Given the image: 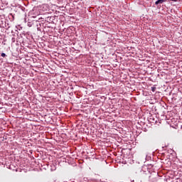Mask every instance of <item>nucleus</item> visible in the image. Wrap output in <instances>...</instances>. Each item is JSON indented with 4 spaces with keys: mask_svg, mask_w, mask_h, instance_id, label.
Segmentation results:
<instances>
[{
    "mask_svg": "<svg viewBox=\"0 0 182 182\" xmlns=\"http://www.w3.org/2000/svg\"><path fill=\"white\" fill-rule=\"evenodd\" d=\"M170 1H172V2H177V1L178 0H170Z\"/></svg>",
    "mask_w": 182,
    "mask_h": 182,
    "instance_id": "6",
    "label": "nucleus"
},
{
    "mask_svg": "<svg viewBox=\"0 0 182 182\" xmlns=\"http://www.w3.org/2000/svg\"><path fill=\"white\" fill-rule=\"evenodd\" d=\"M165 0H158L155 2L156 5H159V4H163V2H164Z\"/></svg>",
    "mask_w": 182,
    "mask_h": 182,
    "instance_id": "1",
    "label": "nucleus"
},
{
    "mask_svg": "<svg viewBox=\"0 0 182 182\" xmlns=\"http://www.w3.org/2000/svg\"><path fill=\"white\" fill-rule=\"evenodd\" d=\"M0 28H6V23L0 24Z\"/></svg>",
    "mask_w": 182,
    "mask_h": 182,
    "instance_id": "2",
    "label": "nucleus"
},
{
    "mask_svg": "<svg viewBox=\"0 0 182 182\" xmlns=\"http://www.w3.org/2000/svg\"><path fill=\"white\" fill-rule=\"evenodd\" d=\"M9 16L13 18V19L15 18V17H14V15H12V14H10Z\"/></svg>",
    "mask_w": 182,
    "mask_h": 182,
    "instance_id": "5",
    "label": "nucleus"
},
{
    "mask_svg": "<svg viewBox=\"0 0 182 182\" xmlns=\"http://www.w3.org/2000/svg\"><path fill=\"white\" fill-rule=\"evenodd\" d=\"M38 22H42V21H38Z\"/></svg>",
    "mask_w": 182,
    "mask_h": 182,
    "instance_id": "7",
    "label": "nucleus"
},
{
    "mask_svg": "<svg viewBox=\"0 0 182 182\" xmlns=\"http://www.w3.org/2000/svg\"><path fill=\"white\" fill-rule=\"evenodd\" d=\"M151 91L156 92V87H151Z\"/></svg>",
    "mask_w": 182,
    "mask_h": 182,
    "instance_id": "3",
    "label": "nucleus"
},
{
    "mask_svg": "<svg viewBox=\"0 0 182 182\" xmlns=\"http://www.w3.org/2000/svg\"><path fill=\"white\" fill-rule=\"evenodd\" d=\"M1 56H2V58H5V56H6V54L2 53L1 55Z\"/></svg>",
    "mask_w": 182,
    "mask_h": 182,
    "instance_id": "4",
    "label": "nucleus"
}]
</instances>
